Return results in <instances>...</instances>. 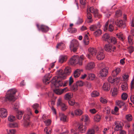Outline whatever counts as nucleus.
<instances>
[{"label": "nucleus", "mask_w": 134, "mask_h": 134, "mask_svg": "<svg viewBox=\"0 0 134 134\" xmlns=\"http://www.w3.org/2000/svg\"><path fill=\"white\" fill-rule=\"evenodd\" d=\"M91 96L92 97H96L98 96L99 95V93L96 91L92 92L91 93Z\"/></svg>", "instance_id": "36"}, {"label": "nucleus", "mask_w": 134, "mask_h": 134, "mask_svg": "<svg viewBox=\"0 0 134 134\" xmlns=\"http://www.w3.org/2000/svg\"><path fill=\"white\" fill-rule=\"evenodd\" d=\"M8 126L10 127H15L18 126V124L16 123H11L9 124Z\"/></svg>", "instance_id": "55"}, {"label": "nucleus", "mask_w": 134, "mask_h": 134, "mask_svg": "<svg viewBox=\"0 0 134 134\" xmlns=\"http://www.w3.org/2000/svg\"><path fill=\"white\" fill-rule=\"evenodd\" d=\"M78 129L80 132L84 133L87 130V127L86 124H80L79 125Z\"/></svg>", "instance_id": "13"}, {"label": "nucleus", "mask_w": 134, "mask_h": 134, "mask_svg": "<svg viewBox=\"0 0 134 134\" xmlns=\"http://www.w3.org/2000/svg\"><path fill=\"white\" fill-rule=\"evenodd\" d=\"M60 120L64 122L66 121V116L64 114L61 113L60 114Z\"/></svg>", "instance_id": "34"}, {"label": "nucleus", "mask_w": 134, "mask_h": 134, "mask_svg": "<svg viewBox=\"0 0 134 134\" xmlns=\"http://www.w3.org/2000/svg\"><path fill=\"white\" fill-rule=\"evenodd\" d=\"M108 68L105 67L101 70L99 72L100 76L101 77H104L107 76L108 73Z\"/></svg>", "instance_id": "6"}, {"label": "nucleus", "mask_w": 134, "mask_h": 134, "mask_svg": "<svg viewBox=\"0 0 134 134\" xmlns=\"http://www.w3.org/2000/svg\"><path fill=\"white\" fill-rule=\"evenodd\" d=\"M102 34V31L100 29H98L94 32L93 33V35L96 37H98L101 35Z\"/></svg>", "instance_id": "31"}, {"label": "nucleus", "mask_w": 134, "mask_h": 134, "mask_svg": "<svg viewBox=\"0 0 134 134\" xmlns=\"http://www.w3.org/2000/svg\"><path fill=\"white\" fill-rule=\"evenodd\" d=\"M83 22L82 19V18H79L76 23V24L79 25L82 24Z\"/></svg>", "instance_id": "62"}, {"label": "nucleus", "mask_w": 134, "mask_h": 134, "mask_svg": "<svg viewBox=\"0 0 134 134\" xmlns=\"http://www.w3.org/2000/svg\"><path fill=\"white\" fill-rule=\"evenodd\" d=\"M68 103L70 105L72 106L74 104L75 102L74 100H70L69 101Z\"/></svg>", "instance_id": "63"}, {"label": "nucleus", "mask_w": 134, "mask_h": 134, "mask_svg": "<svg viewBox=\"0 0 134 134\" xmlns=\"http://www.w3.org/2000/svg\"><path fill=\"white\" fill-rule=\"evenodd\" d=\"M89 52L93 56H95L97 52L96 48L93 47H90L88 49Z\"/></svg>", "instance_id": "15"}, {"label": "nucleus", "mask_w": 134, "mask_h": 134, "mask_svg": "<svg viewBox=\"0 0 134 134\" xmlns=\"http://www.w3.org/2000/svg\"><path fill=\"white\" fill-rule=\"evenodd\" d=\"M14 109L15 111H16L17 113V117L18 119H21L23 114L24 113V112L22 111H20L18 110V108H14Z\"/></svg>", "instance_id": "14"}, {"label": "nucleus", "mask_w": 134, "mask_h": 134, "mask_svg": "<svg viewBox=\"0 0 134 134\" xmlns=\"http://www.w3.org/2000/svg\"><path fill=\"white\" fill-rule=\"evenodd\" d=\"M120 71L121 70L120 68H117L115 70L112 71V75L113 76H116L119 74Z\"/></svg>", "instance_id": "25"}, {"label": "nucleus", "mask_w": 134, "mask_h": 134, "mask_svg": "<svg viewBox=\"0 0 134 134\" xmlns=\"http://www.w3.org/2000/svg\"><path fill=\"white\" fill-rule=\"evenodd\" d=\"M76 84L78 86L82 87L83 85V82L81 81H78L76 82Z\"/></svg>", "instance_id": "56"}, {"label": "nucleus", "mask_w": 134, "mask_h": 134, "mask_svg": "<svg viewBox=\"0 0 134 134\" xmlns=\"http://www.w3.org/2000/svg\"><path fill=\"white\" fill-rule=\"evenodd\" d=\"M66 74H65L64 73H61L59 74L58 77H57L58 79H64L66 78Z\"/></svg>", "instance_id": "33"}, {"label": "nucleus", "mask_w": 134, "mask_h": 134, "mask_svg": "<svg viewBox=\"0 0 134 134\" xmlns=\"http://www.w3.org/2000/svg\"><path fill=\"white\" fill-rule=\"evenodd\" d=\"M71 72V68L69 66L66 67L64 69V73L67 75H69Z\"/></svg>", "instance_id": "24"}, {"label": "nucleus", "mask_w": 134, "mask_h": 134, "mask_svg": "<svg viewBox=\"0 0 134 134\" xmlns=\"http://www.w3.org/2000/svg\"><path fill=\"white\" fill-rule=\"evenodd\" d=\"M110 88V83L106 82L104 83L103 86V90L106 91H108Z\"/></svg>", "instance_id": "19"}, {"label": "nucleus", "mask_w": 134, "mask_h": 134, "mask_svg": "<svg viewBox=\"0 0 134 134\" xmlns=\"http://www.w3.org/2000/svg\"><path fill=\"white\" fill-rule=\"evenodd\" d=\"M51 129L50 127H46L45 128L44 131V132H46V133L49 134L51 133Z\"/></svg>", "instance_id": "47"}, {"label": "nucleus", "mask_w": 134, "mask_h": 134, "mask_svg": "<svg viewBox=\"0 0 134 134\" xmlns=\"http://www.w3.org/2000/svg\"><path fill=\"white\" fill-rule=\"evenodd\" d=\"M71 89L74 90V91H77L78 89V85H77L76 84H75L71 87Z\"/></svg>", "instance_id": "52"}, {"label": "nucleus", "mask_w": 134, "mask_h": 134, "mask_svg": "<svg viewBox=\"0 0 134 134\" xmlns=\"http://www.w3.org/2000/svg\"><path fill=\"white\" fill-rule=\"evenodd\" d=\"M116 16L117 18L121 16L122 15V13L121 11L119 10L117 11L116 12Z\"/></svg>", "instance_id": "51"}, {"label": "nucleus", "mask_w": 134, "mask_h": 134, "mask_svg": "<svg viewBox=\"0 0 134 134\" xmlns=\"http://www.w3.org/2000/svg\"><path fill=\"white\" fill-rule=\"evenodd\" d=\"M104 48L105 50L107 52H113L112 46L109 44H105L104 46Z\"/></svg>", "instance_id": "16"}, {"label": "nucleus", "mask_w": 134, "mask_h": 134, "mask_svg": "<svg viewBox=\"0 0 134 134\" xmlns=\"http://www.w3.org/2000/svg\"><path fill=\"white\" fill-rule=\"evenodd\" d=\"M118 94L117 88H113L112 92V96L115 97Z\"/></svg>", "instance_id": "39"}, {"label": "nucleus", "mask_w": 134, "mask_h": 134, "mask_svg": "<svg viewBox=\"0 0 134 134\" xmlns=\"http://www.w3.org/2000/svg\"><path fill=\"white\" fill-rule=\"evenodd\" d=\"M79 43L76 40H72L71 42L70 45V49L71 51L74 52H76L79 47Z\"/></svg>", "instance_id": "3"}, {"label": "nucleus", "mask_w": 134, "mask_h": 134, "mask_svg": "<svg viewBox=\"0 0 134 134\" xmlns=\"http://www.w3.org/2000/svg\"><path fill=\"white\" fill-rule=\"evenodd\" d=\"M121 90L124 91H126L128 88V85L127 82H123L121 85Z\"/></svg>", "instance_id": "21"}, {"label": "nucleus", "mask_w": 134, "mask_h": 134, "mask_svg": "<svg viewBox=\"0 0 134 134\" xmlns=\"http://www.w3.org/2000/svg\"><path fill=\"white\" fill-rule=\"evenodd\" d=\"M82 61L79 60V57L77 55L73 56L69 61V64L73 65L78 64L82 65Z\"/></svg>", "instance_id": "2"}, {"label": "nucleus", "mask_w": 134, "mask_h": 134, "mask_svg": "<svg viewBox=\"0 0 134 134\" xmlns=\"http://www.w3.org/2000/svg\"><path fill=\"white\" fill-rule=\"evenodd\" d=\"M114 76H110L108 78V81L111 83H113L115 81V78Z\"/></svg>", "instance_id": "38"}, {"label": "nucleus", "mask_w": 134, "mask_h": 134, "mask_svg": "<svg viewBox=\"0 0 134 134\" xmlns=\"http://www.w3.org/2000/svg\"><path fill=\"white\" fill-rule=\"evenodd\" d=\"M83 41L85 45H87L89 44V40L88 36L87 34H85V35Z\"/></svg>", "instance_id": "27"}, {"label": "nucleus", "mask_w": 134, "mask_h": 134, "mask_svg": "<svg viewBox=\"0 0 134 134\" xmlns=\"http://www.w3.org/2000/svg\"><path fill=\"white\" fill-rule=\"evenodd\" d=\"M36 26L38 30L43 32H46L49 30V28L47 26L43 25L40 26L38 24H37Z\"/></svg>", "instance_id": "7"}, {"label": "nucleus", "mask_w": 134, "mask_h": 134, "mask_svg": "<svg viewBox=\"0 0 134 134\" xmlns=\"http://www.w3.org/2000/svg\"><path fill=\"white\" fill-rule=\"evenodd\" d=\"M95 131L93 129H88L86 134H95Z\"/></svg>", "instance_id": "48"}, {"label": "nucleus", "mask_w": 134, "mask_h": 134, "mask_svg": "<svg viewBox=\"0 0 134 134\" xmlns=\"http://www.w3.org/2000/svg\"><path fill=\"white\" fill-rule=\"evenodd\" d=\"M7 130L8 132V134H14L16 132V130L14 129L10 130L9 132Z\"/></svg>", "instance_id": "60"}, {"label": "nucleus", "mask_w": 134, "mask_h": 134, "mask_svg": "<svg viewBox=\"0 0 134 134\" xmlns=\"http://www.w3.org/2000/svg\"><path fill=\"white\" fill-rule=\"evenodd\" d=\"M128 40L130 44L132 45L133 44L132 36L131 35L129 36L128 37Z\"/></svg>", "instance_id": "53"}, {"label": "nucleus", "mask_w": 134, "mask_h": 134, "mask_svg": "<svg viewBox=\"0 0 134 134\" xmlns=\"http://www.w3.org/2000/svg\"><path fill=\"white\" fill-rule=\"evenodd\" d=\"M95 77V75L93 74L90 73L88 74V77L89 79L91 80H93L94 79Z\"/></svg>", "instance_id": "42"}, {"label": "nucleus", "mask_w": 134, "mask_h": 134, "mask_svg": "<svg viewBox=\"0 0 134 134\" xmlns=\"http://www.w3.org/2000/svg\"><path fill=\"white\" fill-rule=\"evenodd\" d=\"M104 54L102 52H99L97 55V58L99 60H103L105 58Z\"/></svg>", "instance_id": "18"}, {"label": "nucleus", "mask_w": 134, "mask_h": 134, "mask_svg": "<svg viewBox=\"0 0 134 134\" xmlns=\"http://www.w3.org/2000/svg\"><path fill=\"white\" fill-rule=\"evenodd\" d=\"M100 102L103 104L106 103L108 102L107 100L104 97H101L100 99Z\"/></svg>", "instance_id": "49"}, {"label": "nucleus", "mask_w": 134, "mask_h": 134, "mask_svg": "<svg viewBox=\"0 0 134 134\" xmlns=\"http://www.w3.org/2000/svg\"><path fill=\"white\" fill-rule=\"evenodd\" d=\"M75 115H80L82 114V111L80 109H77L75 111Z\"/></svg>", "instance_id": "44"}, {"label": "nucleus", "mask_w": 134, "mask_h": 134, "mask_svg": "<svg viewBox=\"0 0 134 134\" xmlns=\"http://www.w3.org/2000/svg\"><path fill=\"white\" fill-rule=\"evenodd\" d=\"M128 97V95L127 93H123L121 95L122 99L123 100H126Z\"/></svg>", "instance_id": "45"}, {"label": "nucleus", "mask_w": 134, "mask_h": 134, "mask_svg": "<svg viewBox=\"0 0 134 134\" xmlns=\"http://www.w3.org/2000/svg\"><path fill=\"white\" fill-rule=\"evenodd\" d=\"M57 105L58 106L61 107V109L63 111H65L68 108L67 106L64 103H63L60 99H58Z\"/></svg>", "instance_id": "8"}, {"label": "nucleus", "mask_w": 134, "mask_h": 134, "mask_svg": "<svg viewBox=\"0 0 134 134\" xmlns=\"http://www.w3.org/2000/svg\"><path fill=\"white\" fill-rule=\"evenodd\" d=\"M116 105L120 108L125 105V102L122 100H116Z\"/></svg>", "instance_id": "29"}, {"label": "nucleus", "mask_w": 134, "mask_h": 134, "mask_svg": "<svg viewBox=\"0 0 134 134\" xmlns=\"http://www.w3.org/2000/svg\"><path fill=\"white\" fill-rule=\"evenodd\" d=\"M17 92V90L14 88L12 89L8 90L5 97L6 100L15 101V95Z\"/></svg>", "instance_id": "1"}, {"label": "nucleus", "mask_w": 134, "mask_h": 134, "mask_svg": "<svg viewBox=\"0 0 134 134\" xmlns=\"http://www.w3.org/2000/svg\"><path fill=\"white\" fill-rule=\"evenodd\" d=\"M114 29V27L111 24L109 25L108 30L109 31L111 32L113 31Z\"/></svg>", "instance_id": "61"}, {"label": "nucleus", "mask_w": 134, "mask_h": 134, "mask_svg": "<svg viewBox=\"0 0 134 134\" xmlns=\"http://www.w3.org/2000/svg\"><path fill=\"white\" fill-rule=\"evenodd\" d=\"M67 57L66 55H61L60 57L59 62L61 63L65 62L67 60Z\"/></svg>", "instance_id": "23"}, {"label": "nucleus", "mask_w": 134, "mask_h": 134, "mask_svg": "<svg viewBox=\"0 0 134 134\" xmlns=\"http://www.w3.org/2000/svg\"><path fill=\"white\" fill-rule=\"evenodd\" d=\"M8 120L11 122H12L15 120V117L14 116L10 115L8 118Z\"/></svg>", "instance_id": "57"}, {"label": "nucleus", "mask_w": 134, "mask_h": 134, "mask_svg": "<svg viewBox=\"0 0 134 134\" xmlns=\"http://www.w3.org/2000/svg\"><path fill=\"white\" fill-rule=\"evenodd\" d=\"M108 43H111L115 44L117 43V41L116 38L115 37H112L110 38L109 41H108Z\"/></svg>", "instance_id": "30"}, {"label": "nucleus", "mask_w": 134, "mask_h": 134, "mask_svg": "<svg viewBox=\"0 0 134 134\" xmlns=\"http://www.w3.org/2000/svg\"><path fill=\"white\" fill-rule=\"evenodd\" d=\"M52 77V75H51L49 73L45 75L44 78L43 79V82L46 84H48L49 82V81Z\"/></svg>", "instance_id": "11"}, {"label": "nucleus", "mask_w": 134, "mask_h": 134, "mask_svg": "<svg viewBox=\"0 0 134 134\" xmlns=\"http://www.w3.org/2000/svg\"><path fill=\"white\" fill-rule=\"evenodd\" d=\"M54 92L56 94L60 95L62 94L61 89H55L54 90Z\"/></svg>", "instance_id": "50"}, {"label": "nucleus", "mask_w": 134, "mask_h": 134, "mask_svg": "<svg viewBox=\"0 0 134 134\" xmlns=\"http://www.w3.org/2000/svg\"><path fill=\"white\" fill-rule=\"evenodd\" d=\"M56 47L57 48L62 49V48H64L65 47V45L63 42H61L57 44V45L56 46Z\"/></svg>", "instance_id": "35"}, {"label": "nucleus", "mask_w": 134, "mask_h": 134, "mask_svg": "<svg viewBox=\"0 0 134 134\" xmlns=\"http://www.w3.org/2000/svg\"><path fill=\"white\" fill-rule=\"evenodd\" d=\"M30 122L27 120H24V122L23 125L24 127H28L30 125Z\"/></svg>", "instance_id": "40"}, {"label": "nucleus", "mask_w": 134, "mask_h": 134, "mask_svg": "<svg viewBox=\"0 0 134 134\" xmlns=\"http://www.w3.org/2000/svg\"><path fill=\"white\" fill-rule=\"evenodd\" d=\"M115 23L116 26L121 28H123L124 27L123 26H125V24L122 20L117 19L115 21Z\"/></svg>", "instance_id": "12"}, {"label": "nucleus", "mask_w": 134, "mask_h": 134, "mask_svg": "<svg viewBox=\"0 0 134 134\" xmlns=\"http://www.w3.org/2000/svg\"><path fill=\"white\" fill-rule=\"evenodd\" d=\"M125 118L128 121H131L132 120V115L130 114L126 115L125 116Z\"/></svg>", "instance_id": "43"}, {"label": "nucleus", "mask_w": 134, "mask_h": 134, "mask_svg": "<svg viewBox=\"0 0 134 134\" xmlns=\"http://www.w3.org/2000/svg\"><path fill=\"white\" fill-rule=\"evenodd\" d=\"M123 80H128L129 76L128 74H124L123 76Z\"/></svg>", "instance_id": "64"}, {"label": "nucleus", "mask_w": 134, "mask_h": 134, "mask_svg": "<svg viewBox=\"0 0 134 134\" xmlns=\"http://www.w3.org/2000/svg\"><path fill=\"white\" fill-rule=\"evenodd\" d=\"M128 49L129 52L130 53L134 51V48L133 46H130L128 48Z\"/></svg>", "instance_id": "58"}, {"label": "nucleus", "mask_w": 134, "mask_h": 134, "mask_svg": "<svg viewBox=\"0 0 134 134\" xmlns=\"http://www.w3.org/2000/svg\"><path fill=\"white\" fill-rule=\"evenodd\" d=\"M69 32L71 33H75L77 31V30L75 28L70 27L68 29Z\"/></svg>", "instance_id": "46"}, {"label": "nucleus", "mask_w": 134, "mask_h": 134, "mask_svg": "<svg viewBox=\"0 0 134 134\" xmlns=\"http://www.w3.org/2000/svg\"><path fill=\"white\" fill-rule=\"evenodd\" d=\"M30 118V115L28 114L25 115L23 117V120H29Z\"/></svg>", "instance_id": "59"}, {"label": "nucleus", "mask_w": 134, "mask_h": 134, "mask_svg": "<svg viewBox=\"0 0 134 134\" xmlns=\"http://www.w3.org/2000/svg\"><path fill=\"white\" fill-rule=\"evenodd\" d=\"M116 36L119 40L122 41H123L125 39V37L124 35L121 32L117 34Z\"/></svg>", "instance_id": "22"}, {"label": "nucleus", "mask_w": 134, "mask_h": 134, "mask_svg": "<svg viewBox=\"0 0 134 134\" xmlns=\"http://www.w3.org/2000/svg\"><path fill=\"white\" fill-rule=\"evenodd\" d=\"M90 30L91 31L96 30L97 28V26L96 25H92L89 27Z\"/></svg>", "instance_id": "41"}, {"label": "nucleus", "mask_w": 134, "mask_h": 134, "mask_svg": "<svg viewBox=\"0 0 134 134\" xmlns=\"http://www.w3.org/2000/svg\"><path fill=\"white\" fill-rule=\"evenodd\" d=\"M95 66L94 63L90 62L87 63L85 66V69L87 70H91L94 69Z\"/></svg>", "instance_id": "9"}, {"label": "nucleus", "mask_w": 134, "mask_h": 134, "mask_svg": "<svg viewBox=\"0 0 134 134\" xmlns=\"http://www.w3.org/2000/svg\"><path fill=\"white\" fill-rule=\"evenodd\" d=\"M114 124L115 126V131H119L122 129L123 126L122 122L119 121H116L114 122Z\"/></svg>", "instance_id": "5"}, {"label": "nucleus", "mask_w": 134, "mask_h": 134, "mask_svg": "<svg viewBox=\"0 0 134 134\" xmlns=\"http://www.w3.org/2000/svg\"><path fill=\"white\" fill-rule=\"evenodd\" d=\"M52 82L56 87H61L63 85V82L58 80L57 77L53 78L52 80Z\"/></svg>", "instance_id": "4"}, {"label": "nucleus", "mask_w": 134, "mask_h": 134, "mask_svg": "<svg viewBox=\"0 0 134 134\" xmlns=\"http://www.w3.org/2000/svg\"><path fill=\"white\" fill-rule=\"evenodd\" d=\"M87 16V19L89 20L88 22V23L92 22L93 20L92 19V16L91 14L90 13H88Z\"/></svg>", "instance_id": "37"}, {"label": "nucleus", "mask_w": 134, "mask_h": 134, "mask_svg": "<svg viewBox=\"0 0 134 134\" xmlns=\"http://www.w3.org/2000/svg\"><path fill=\"white\" fill-rule=\"evenodd\" d=\"M110 38L109 35L107 33H106L103 35L102 37V41H107L108 43V41H109Z\"/></svg>", "instance_id": "20"}, {"label": "nucleus", "mask_w": 134, "mask_h": 134, "mask_svg": "<svg viewBox=\"0 0 134 134\" xmlns=\"http://www.w3.org/2000/svg\"><path fill=\"white\" fill-rule=\"evenodd\" d=\"M7 111L5 109L0 108V116L2 118L6 117L7 115Z\"/></svg>", "instance_id": "10"}, {"label": "nucleus", "mask_w": 134, "mask_h": 134, "mask_svg": "<svg viewBox=\"0 0 134 134\" xmlns=\"http://www.w3.org/2000/svg\"><path fill=\"white\" fill-rule=\"evenodd\" d=\"M73 94L71 93H68L66 94L64 96L65 99L66 100H69L73 97Z\"/></svg>", "instance_id": "26"}, {"label": "nucleus", "mask_w": 134, "mask_h": 134, "mask_svg": "<svg viewBox=\"0 0 134 134\" xmlns=\"http://www.w3.org/2000/svg\"><path fill=\"white\" fill-rule=\"evenodd\" d=\"M119 108L117 107H115L114 110H112L111 113L113 114H116V113L119 110Z\"/></svg>", "instance_id": "54"}, {"label": "nucleus", "mask_w": 134, "mask_h": 134, "mask_svg": "<svg viewBox=\"0 0 134 134\" xmlns=\"http://www.w3.org/2000/svg\"><path fill=\"white\" fill-rule=\"evenodd\" d=\"M101 118V116L98 114L95 115L94 117V120L95 121L98 122L100 121Z\"/></svg>", "instance_id": "32"}, {"label": "nucleus", "mask_w": 134, "mask_h": 134, "mask_svg": "<svg viewBox=\"0 0 134 134\" xmlns=\"http://www.w3.org/2000/svg\"><path fill=\"white\" fill-rule=\"evenodd\" d=\"M81 70L79 69H77L74 72V76L75 78H77L79 77L81 74Z\"/></svg>", "instance_id": "28"}, {"label": "nucleus", "mask_w": 134, "mask_h": 134, "mask_svg": "<svg viewBox=\"0 0 134 134\" xmlns=\"http://www.w3.org/2000/svg\"><path fill=\"white\" fill-rule=\"evenodd\" d=\"M98 10L97 9H94L93 7H91L90 8V11L92 13L94 14V16L95 17H98Z\"/></svg>", "instance_id": "17"}]
</instances>
